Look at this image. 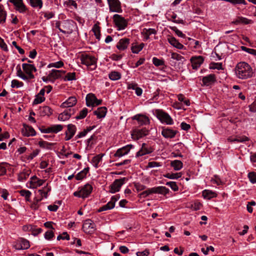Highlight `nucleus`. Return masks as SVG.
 <instances>
[{
    "mask_svg": "<svg viewBox=\"0 0 256 256\" xmlns=\"http://www.w3.org/2000/svg\"><path fill=\"white\" fill-rule=\"evenodd\" d=\"M64 62L62 61H58L56 62L51 63L48 66V68L54 67L56 68H60L64 66Z\"/></svg>",
    "mask_w": 256,
    "mask_h": 256,
    "instance_id": "obj_54",
    "label": "nucleus"
},
{
    "mask_svg": "<svg viewBox=\"0 0 256 256\" xmlns=\"http://www.w3.org/2000/svg\"><path fill=\"white\" fill-rule=\"evenodd\" d=\"M128 180V179L126 178L115 180L112 184L108 186L109 192L112 194H114L119 192L122 186L125 184Z\"/></svg>",
    "mask_w": 256,
    "mask_h": 256,
    "instance_id": "obj_4",
    "label": "nucleus"
},
{
    "mask_svg": "<svg viewBox=\"0 0 256 256\" xmlns=\"http://www.w3.org/2000/svg\"><path fill=\"white\" fill-rule=\"evenodd\" d=\"M144 46V43H142L140 45L132 46L131 47L132 51L134 54H138L142 50Z\"/></svg>",
    "mask_w": 256,
    "mask_h": 256,
    "instance_id": "obj_40",
    "label": "nucleus"
},
{
    "mask_svg": "<svg viewBox=\"0 0 256 256\" xmlns=\"http://www.w3.org/2000/svg\"><path fill=\"white\" fill-rule=\"evenodd\" d=\"M130 40L128 38H122L118 42L116 47L120 50H124L130 44Z\"/></svg>",
    "mask_w": 256,
    "mask_h": 256,
    "instance_id": "obj_17",
    "label": "nucleus"
},
{
    "mask_svg": "<svg viewBox=\"0 0 256 256\" xmlns=\"http://www.w3.org/2000/svg\"><path fill=\"white\" fill-rule=\"evenodd\" d=\"M19 240L20 244H22L20 248H24V250H26L30 248V245L28 240L22 238H20Z\"/></svg>",
    "mask_w": 256,
    "mask_h": 256,
    "instance_id": "obj_41",
    "label": "nucleus"
},
{
    "mask_svg": "<svg viewBox=\"0 0 256 256\" xmlns=\"http://www.w3.org/2000/svg\"><path fill=\"white\" fill-rule=\"evenodd\" d=\"M82 229L86 233L88 232V230L89 229L92 230L91 232H93L96 230V226L91 220L87 219L83 224Z\"/></svg>",
    "mask_w": 256,
    "mask_h": 256,
    "instance_id": "obj_20",
    "label": "nucleus"
},
{
    "mask_svg": "<svg viewBox=\"0 0 256 256\" xmlns=\"http://www.w3.org/2000/svg\"><path fill=\"white\" fill-rule=\"evenodd\" d=\"M110 12L120 13L122 12L121 3L119 0H110L108 2Z\"/></svg>",
    "mask_w": 256,
    "mask_h": 256,
    "instance_id": "obj_8",
    "label": "nucleus"
},
{
    "mask_svg": "<svg viewBox=\"0 0 256 256\" xmlns=\"http://www.w3.org/2000/svg\"><path fill=\"white\" fill-rule=\"evenodd\" d=\"M62 235H64V236H62V235L58 236L57 237V240H70V236L66 232H64L62 233Z\"/></svg>",
    "mask_w": 256,
    "mask_h": 256,
    "instance_id": "obj_62",
    "label": "nucleus"
},
{
    "mask_svg": "<svg viewBox=\"0 0 256 256\" xmlns=\"http://www.w3.org/2000/svg\"><path fill=\"white\" fill-rule=\"evenodd\" d=\"M152 188H148L146 190L142 192L139 194L140 198H146L150 194H152Z\"/></svg>",
    "mask_w": 256,
    "mask_h": 256,
    "instance_id": "obj_49",
    "label": "nucleus"
},
{
    "mask_svg": "<svg viewBox=\"0 0 256 256\" xmlns=\"http://www.w3.org/2000/svg\"><path fill=\"white\" fill-rule=\"evenodd\" d=\"M82 64L90 67L91 70L96 68L97 58L87 54H83L80 57Z\"/></svg>",
    "mask_w": 256,
    "mask_h": 256,
    "instance_id": "obj_2",
    "label": "nucleus"
},
{
    "mask_svg": "<svg viewBox=\"0 0 256 256\" xmlns=\"http://www.w3.org/2000/svg\"><path fill=\"white\" fill-rule=\"evenodd\" d=\"M216 81V76L214 74H210L203 76L202 78L203 86H210L212 84H214Z\"/></svg>",
    "mask_w": 256,
    "mask_h": 256,
    "instance_id": "obj_13",
    "label": "nucleus"
},
{
    "mask_svg": "<svg viewBox=\"0 0 256 256\" xmlns=\"http://www.w3.org/2000/svg\"><path fill=\"white\" fill-rule=\"evenodd\" d=\"M153 152V149L146 144L143 143L142 144L140 149L136 152V157L138 158L146 154H151Z\"/></svg>",
    "mask_w": 256,
    "mask_h": 256,
    "instance_id": "obj_10",
    "label": "nucleus"
},
{
    "mask_svg": "<svg viewBox=\"0 0 256 256\" xmlns=\"http://www.w3.org/2000/svg\"><path fill=\"white\" fill-rule=\"evenodd\" d=\"M250 110L252 112H256V100L249 106Z\"/></svg>",
    "mask_w": 256,
    "mask_h": 256,
    "instance_id": "obj_64",
    "label": "nucleus"
},
{
    "mask_svg": "<svg viewBox=\"0 0 256 256\" xmlns=\"http://www.w3.org/2000/svg\"><path fill=\"white\" fill-rule=\"evenodd\" d=\"M115 206V204L112 203V202L110 200L106 204L104 205L103 206L100 207L98 210V212H102L103 211H106L108 210H110L114 208Z\"/></svg>",
    "mask_w": 256,
    "mask_h": 256,
    "instance_id": "obj_29",
    "label": "nucleus"
},
{
    "mask_svg": "<svg viewBox=\"0 0 256 256\" xmlns=\"http://www.w3.org/2000/svg\"><path fill=\"white\" fill-rule=\"evenodd\" d=\"M143 32L144 34V35L150 36V34H156V30L154 28H148V29L144 28L143 30Z\"/></svg>",
    "mask_w": 256,
    "mask_h": 256,
    "instance_id": "obj_60",
    "label": "nucleus"
},
{
    "mask_svg": "<svg viewBox=\"0 0 256 256\" xmlns=\"http://www.w3.org/2000/svg\"><path fill=\"white\" fill-rule=\"evenodd\" d=\"M235 73L236 76L240 79H247L252 76V68L246 62L238 63L235 68Z\"/></svg>",
    "mask_w": 256,
    "mask_h": 256,
    "instance_id": "obj_1",
    "label": "nucleus"
},
{
    "mask_svg": "<svg viewBox=\"0 0 256 256\" xmlns=\"http://www.w3.org/2000/svg\"><path fill=\"white\" fill-rule=\"evenodd\" d=\"M20 194L22 196H24L26 201H30V198L32 195V193L28 190H22L20 191Z\"/></svg>",
    "mask_w": 256,
    "mask_h": 256,
    "instance_id": "obj_44",
    "label": "nucleus"
},
{
    "mask_svg": "<svg viewBox=\"0 0 256 256\" xmlns=\"http://www.w3.org/2000/svg\"><path fill=\"white\" fill-rule=\"evenodd\" d=\"M69 118L70 117L68 114V112H64V111L63 112L60 114L58 116V120L62 121L68 120Z\"/></svg>",
    "mask_w": 256,
    "mask_h": 256,
    "instance_id": "obj_56",
    "label": "nucleus"
},
{
    "mask_svg": "<svg viewBox=\"0 0 256 256\" xmlns=\"http://www.w3.org/2000/svg\"><path fill=\"white\" fill-rule=\"evenodd\" d=\"M8 2L12 3L15 6L16 10L20 13H24L28 10L23 0H8Z\"/></svg>",
    "mask_w": 256,
    "mask_h": 256,
    "instance_id": "obj_9",
    "label": "nucleus"
},
{
    "mask_svg": "<svg viewBox=\"0 0 256 256\" xmlns=\"http://www.w3.org/2000/svg\"><path fill=\"white\" fill-rule=\"evenodd\" d=\"M228 140L230 142H244L248 141V138L246 136H236L235 138L230 137Z\"/></svg>",
    "mask_w": 256,
    "mask_h": 256,
    "instance_id": "obj_27",
    "label": "nucleus"
},
{
    "mask_svg": "<svg viewBox=\"0 0 256 256\" xmlns=\"http://www.w3.org/2000/svg\"><path fill=\"white\" fill-rule=\"evenodd\" d=\"M51 190V188L50 186H48V184L44 187L43 190H39L38 192L40 193V194L41 196L46 198L48 196V194Z\"/></svg>",
    "mask_w": 256,
    "mask_h": 256,
    "instance_id": "obj_38",
    "label": "nucleus"
},
{
    "mask_svg": "<svg viewBox=\"0 0 256 256\" xmlns=\"http://www.w3.org/2000/svg\"><path fill=\"white\" fill-rule=\"evenodd\" d=\"M92 30L94 32V34L96 36V38L99 40L100 38V27L98 26L96 24H94Z\"/></svg>",
    "mask_w": 256,
    "mask_h": 256,
    "instance_id": "obj_42",
    "label": "nucleus"
},
{
    "mask_svg": "<svg viewBox=\"0 0 256 256\" xmlns=\"http://www.w3.org/2000/svg\"><path fill=\"white\" fill-rule=\"evenodd\" d=\"M192 68L197 70L204 62V58L201 56H194L190 58Z\"/></svg>",
    "mask_w": 256,
    "mask_h": 256,
    "instance_id": "obj_12",
    "label": "nucleus"
},
{
    "mask_svg": "<svg viewBox=\"0 0 256 256\" xmlns=\"http://www.w3.org/2000/svg\"><path fill=\"white\" fill-rule=\"evenodd\" d=\"M67 127L68 130L66 132H68V134L74 136L76 131V126L72 124H69L68 125Z\"/></svg>",
    "mask_w": 256,
    "mask_h": 256,
    "instance_id": "obj_43",
    "label": "nucleus"
},
{
    "mask_svg": "<svg viewBox=\"0 0 256 256\" xmlns=\"http://www.w3.org/2000/svg\"><path fill=\"white\" fill-rule=\"evenodd\" d=\"M89 171V168H84L82 170L79 172L76 176V180H82L86 176V175Z\"/></svg>",
    "mask_w": 256,
    "mask_h": 256,
    "instance_id": "obj_31",
    "label": "nucleus"
},
{
    "mask_svg": "<svg viewBox=\"0 0 256 256\" xmlns=\"http://www.w3.org/2000/svg\"><path fill=\"white\" fill-rule=\"evenodd\" d=\"M248 178L250 180V181L252 183L254 184L256 182V172H250L248 174Z\"/></svg>",
    "mask_w": 256,
    "mask_h": 256,
    "instance_id": "obj_53",
    "label": "nucleus"
},
{
    "mask_svg": "<svg viewBox=\"0 0 256 256\" xmlns=\"http://www.w3.org/2000/svg\"><path fill=\"white\" fill-rule=\"evenodd\" d=\"M132 120H136L138 122V127L143 126H146L150 123L149 118L142 114H137L132 117Z\"/></svg>",
    "mask_w": 256,
    "mask_h": 256,
    "instance_id": "obj_7",
    "label": "nucleus"
},
{
    "mask_svg": "<svg viewBox=\"0 0 256 256\" xmlns=\"http://www.w3.org/2000/svg\"><path fill=\"white\" fill-rule=\"evenodd\" d=\"M104 155V154H99L94 156L92 158V162L94 164V166L95 168H97L98 167V164L100 161H102V158Z\"/></svg>",
    "mask_w": 256,
    "mask_h": 256,
    "instance_id": "obj_34",
    "label": "nucleus"
},
{
    "mask_svg": "<svg viewBox=\"0 0 256 256\" xmlns=\"http://www.w3.org/2000/svg\"><path fill=\"white\" fill-rule=\"evenodd\" d=\"M76 78V72H68L64 78L65 81H70L75 80Z\"/></svg>",
    "mask_w": 256,
    "mask_h": 256,
    "instance_id": "obj_48",
    "label": "nucleus"
},
{
    "mask_svg": "<svg viewBox=\"0 0 256 256\" xmlns=\"http://www.w3.org/2000/svg\"><path fill=\"white\" fill-rule=\"evenodd\" d=\"M166 185L169 186L174 191H178V187L175 182H168Z\"/></svg>",
    "mask_w": 256,
    "mask_h": 256,
    "instance_id": "obj_51",
    "label": "nucleus"
},
{
    "mask_svg": "<svg viewBox=\"0 0 256 256\" xmlns=\"http://www.w3.org/2000/svg\"><path fill=\"white\" fill-rule=\"evenodd\" d=\"M155 114L162 123H166L170 125H172L174 124L173 120L169 114L162 110H156Z\"/></svg>",
    "mask_w": 256,
    "mask_h": 256,
    "instance_id": "obj_3",
    "label": "nucleus"
},
{
    "mask_svg": "<svg viewBox=\"0 0 256 256\" xmlns=\"http://www.w3.org/2000/svg\"><path fill=\"white\" fill-rule=\"evenodd\" d=\"M152 61L153 64L156 66H162L164 65V60L158 59L156 57H154Z\"/></svg>",
    "mask_w": 256,
    "mask_h": 256,
    "instance_id": "obj_47",
    "label": "nucleus"
},
{
    "mask_svg": "<svg viewBox=\"0 0 256 256\" xmlns=\"http://www.w3.org/2000/svg\"><path fill=\"white\" fill-rule=\"evenodd\" d=\"M168 41L172 46L178 49L182 50L184 48V46L173 36H168Z\"/></svg>",
    "mask_w": 256,
    "mask_h": 256,
    "instance_id": "obj_19",
    "label": "nucleus"
},
{
    "mask_svg": "<svg viewBox=\"0 0 256 256\" xmlns=\"http://www.w3.org/2000/svg\"><path fill=\"white\" fill-rule=\"evenodd\" d=\"M24 86V83L22 82H20L16 80H13L12 81L11 86L12 88H18L22 87Z\"/></svg>",
    "mask_w": 256,
    "mask_h": 256,
    "instance_id": "obj_50",
    "label": "nucleus"
},
{
    "mask_svg": "<svg viewBox=\"0 0 256 256\" xmlns=\"http://www.w3.org/2000/svg\"><path fill=\"white\" fill-rule=\"evenodd\" d=\"M134 145L132 144H128L126 146L118 148L114 154V156L120 158L128 153L130 150L134 148Z\"/></svg>",
    "mask_w": 256,
    "mask_h": 256,
    "instance_id": "obj_11",
    "label": "nucleus"
},
{
    "mask_svg": "<svg viewBox=\"0 0 256 256\" xmlns=\"http://www.w3.org/2000/svg\"><path fill=\"white\" fill-rule=\"evenodd\" d=\"M152 194H158L166 195L170 192V190L164 186H158L152 188Z\"/></svg>",
    "mask_w": 256,
    "mask_h": 256,
    "instance_id": "obj_18",
    "label": "nucleus"
},
{
    "mask_svg": "<svg viewBox=\"0 0 256 256\" xmlns=\"http://www.w3.org/2000/svg\"><path fill=\"white\" fill-rule=\"evenodd\" d=\"M134 186L138 192L143 190L146 188V186L138 182L134 183Z\"/></svg>",
    "mask_w": 256,
    "mask_h": 256,
    "instance_id": "obj_58",
    "label": "nucleus"
},
{
    "mask_svg": "<svg viewBox=\"0 0 256 256\" xmlns=\"http://www.w3.org/2000/svg\"><path fill=\"white\" fill-rule=\"evenodd\" d=\"M0 47L4 51L6 52L8 50L7 45L4 42V40L2 38L0 37Z\"/></svg>",
    "mask_w": 256,
    "mask_h": 256,
    "instance_id": "obj_63",
    "label": "nucleus"
},
{
    "mask_svg": "<svg viewBox=\"0 0 256 256\" xmlns=\"http://www.w3.org/2000/svg\"><path fill=\"white\" fill-rule=\"evenodd\" d=\"M94 100H96V96L94 94L92 93L88 94L86 98V106L88 107L94 106Z\"/></svg>",
    "mask_w": 256,
    "mask_h": 256,
    "instance_id": "obj_26",
    "label": "nucleus"
},
{
    "mask_svg": "<svg viewBox=\"0 0 256 256\" xmlns=\"http://www.w3.org/2000/svg\"><path fill=\"white\" fill-rule=\"evenodd\" d=\"M74 24H76V23L72 20H68L62 22V28L65 30H66V32H68V34L72 32Z\"/></svg>",
    "mask_w": 256,
    "mask_h": 256,
    "instance_id": "obj_16",
    "label": "nucleus"
},
{
    "mask_svg": "<svg viewBox=\"0 0 256 256\" xmlns=\"http://www.w3.org/2000/svg\"><path fill=\"white\" fill-rule=\"evenodd\" d=\"M81 192L83 194V198L88 197L92 193V186L89 184H86L80 188Z\"/></svg>",
    "mask_w": 256,
    "mask_h": 256,
    "instance_id": "obj_22",
    "label": "nucleus"
},
{
    "mask_svg": "<svg viewBox=\"0 0 256 256\" xmlns=\"http://www.w3.org/2000/svg\"><path fill=\"white\" fill-rule=\"evenodd\" d=\"M45 100V98L43 96H40L38 95L36 96V98L33 102V104H40Z\"/></svg>",
    "mask_w": 256,
    "mask_h": 256,
    "instance_id": "obj_59",
    "label": "nucleus"
},
{
    "mask_svg": "<svg viewBox=\"0 0 256 256\" xmlns=\"http://www.w3.org/2000/svg\"><path fill=\"white\" fill-rule=\"evenodd\" d=\"M109 78L112 80H117L121 78V74L116 71H112L108 74Z\"/></svg>",
    "mask_w": 256,
    "mask_h": 256,
    "instance_id": "obj_36",
    "label": "nucleus"
},
{
    "mask_svg": "<svg viewBox=\"0 0 256 256\" xmlns=\"http://www.w3.org/2000/svg\"><path fill=\"white\" fill-rule=\"evenodd\" d=\"M50 128L51 132L56 134L62 130L63 126L61 124H54L50 126Z\"/></svg>",
    "mask_w": 256,
    "mask_h": 256,
    "instance_id": "obj_39",
    "label": "nucleus"
},
{
    "mask_svg": "<svg viewBox=\"0 0 256 256\" xmlns=\"http://www.w3.org/2000/svg\"><path fill=\"white\" fill-rule=\"evenodd\" d=\"M7 13L4 10V6L0 4V24H3L6 22Z\"/></svg>",
    "mask_w": 256,
    "mask_h": 256,
    "instance_id": "obj_33",
    "label": "nucleus"
},
{
    "mask_svg": "<svg viewBox=\"0 0 256 256\" xmlns=\"http://www.w3.org/2000/svg\"><path fill=\"white\" fill-rule=\"evenodd\" d=\"M114 22L118 27V30L125 29L128 26V22L122 16L115 14L113 16Z\"/></svg>",
    "mask_w": 256,
    "mask_h": 256,
    "instance_id": "obj_6",
    "label": "nucleus"
},
{
    "mask_svg": "<svg viewBox=\"0 0 256 256\" xmlns=\"http://www.w3.org/2000/svg\"><path fill=\"white\" fill-rule=\"evenodd\" d=\"M170 166L175 170H180L183 166L182 162L180 160H174L170 162Z\"/></svg>",
    "mask_w": 256,
    "mask_h": 256,
    "instance_id": "obj_30",
    "label": "nucleus"
},
{
    "mask_svg": "<svg viewBox=\"0 0 256 256\" xmlns=\"http://www.w3.org/2000/svg\"><path fill=\"white\" fill-rule=\"evenodd\" d=\"M24 129L22 130V133L26 136H34L36 134V132L34 128L32 126L26 124H24Z\"/></svg>",
    "mask_w": 256,
    "mask_h": 256,
    "instance_id": "obj_21",
    "label": "nucleus"
},
{
    "mask_svg": "<svg viewBox=\"0 0 256 256\" xmlns=\"http://www.w3.org/2000/svg\"><path fill=\"white\" fill-rule=\"evenodd\" d=\"M106 112L107 108L103 106L98 108L97 110L94 111V114L98 118H102L106 116Z\"/></svg>",
    "mask_w": 256,
    "mask_h": 256,
    "instance_id": "obj_25",
    "label": "nucleus"
},
{
    "mask_svg": "<svg viewBox=\"0 0 256 256\" xmlns=\"http://www.w3.org/2000/svg\"><path fill=\"white\" fill-rule=\"evenodd\" d=\"M55 144V143H50L42 140L38 142V145L40 148H47L48 150H51V146H54Z\"/></svg>",
    "mask_w": 256,
    "mask_h": 256,
    "instance_id": "obj_35",
    "label": "nucleus"
},
{
    "mask_svg": "<svg viewBox=\"0 0 256 256\" xmlns=\"http://www.w3.org/2000/svg\"><path fill=\"white\" fill-rule=\"evenodd\" d=\"M29 3L30 6L34 8H41L43 5L42 0H29Z\"/></svg>",
    "mask_w": 256,
    "mask_h": 256,
    "instance_id": "obj_32",
    "label": "nucleus"
},
{
    "mask_svg": "<svg viewBox=\"0 0 256 256\" xmlns=\"http://www.w3.org/2000/svg\"><path fill=\"white\" fill-rule=\"evenodd\" d=\"M202 196L204 198L210 200L213 198H216L217 196V194L210 190H205L202 192Z\"/></svg>",
    "mask_w": 256,
    "mask_h": 256,
    "instance_id": "obj_28",
    "label": "nucleus"
},
{
    "mask_svg": "<svg viewBox=\"0 0 256 256\" xmlns=\"http://www.w3.org/2000/svg\"><path fill=\"white\" fill-rule=\"evenodd\" d=\"M76 103V99L74 96L70 97L66 101L62 102L60 107L62 108H71L74 106Z\"/></svg>",
    "mask_w": 256,
    "mask_h": 256,
    "instance_id": "obj_23",
    "label": "nucleus"
},
{
    "mask_svg": "<svg viewBox=\"0 0 256 256\" xmlns=\"http://www.w3.org/2000/svg\"><path fill=\"white\" fill-rule=\"evenodd\" d=\"M178 132L177 130H174L170 128H166L162 129V134L165 138H172L175 137Z\"/></svg>",
    "mask_w": 256,
    "mask_h": 256,
    "instance_id": "obj_14",
    "label": "nucleus"
},
{
    "mask_svg": "<svg viewBox=\"0 0 256 256\" xmlns=\"http://www.w3.org/2000/svg\"><path fill=\"white\" fill-rule=\"evenodd\" d=\"M42 112L44 115H50L52 114V110L51 108L48 106H45L42 107Z\"/></svg>",
    "mask_w": 256,
    "mask_h": 256,
    "instance_id": "obj_55",
    "label": "nucleus"
},
{
    "mask_svg": "<svg viewBox=\"0 0 256 256\" xmlns=\"http://www.w3.org/2000/svg\"><path fill=\"white\" fill-rule=\"evenodd\" d=\"M182 176V174L181 172L178 173H167L166 174H164V176L165 178L172 179V180H177L178 178H180Z\"/></svg>",
    "mask_w": 256,
    "mask_h": 256,
    "instance_id": "obj_37",
    "label": "nucleus"
},
{
    "mask_svg": "<svg viewBox=\"0 0 256 256\" xmlns=\"http://www.w3.org/2000/svg\"><path fill=\"white\" fill-rule=\"evenodd\" d=\"M61 73L64 74L66 73V71L55 69L52 70L48 74V77L52 79L50 80V81L54 83L56 79L61 77Z\"/></svg>",
    "mask_w": 256,
    "mask_h": 256,
    "instance_id": "obj_15",
    "label": "nucleus"
},
{
    "mask_svg": "<svg viewBox=\"0 0 256 256\" xmlns=\"http://www.w3.org/2000/svg\"><path fill=\"white\" fill-rule=\"evenodd\" d=\"M241 48L242 50L250 54H252L254 56H256V50L247 48L246 46H242Z\"/></svg>",
    "mask_w": 256,
    "mask_h": 256,
    "instance_id": "obj_57",
    "label": "nucleus"
},
{
    "mask_svg": "<svg viewBox=\"0 0 256 256\" xmlns=\"http://www.w3.org/2000/svg\"><path fill=\"white\" fill-rule=\"evenodd\" d=\"M171 58L174 60H176L178 61H180L182 62H183L184 61L186 60L184 56H182L181 55H180L177 53H175V52H172V54Z\"/></svg>",
    "mask_w": 256,
    "mask_h": 256,
    "instance_id": "obj_45",
    "label": "nucleus"
},
{
    "mask_svg": "<svg viewBox=\"0 0 256 256\" xmlns=\"http://www.w3.org/2000/svg\"><path fill=\"white\" fill-rule=\"evenodd\" d=\"M54 236V233L52 230H48L44 234V238L48 240H51Z\"/></svg>",
    "mask_w": 256,
    "mask_h": 256,
    "instance_id": "obj_61",
    "label": "nucleus"
},
{
    "mask_svg": "<svg viewBox=\"0 0 256 256\" xmlns=\"http://www.w3.org/2000/svg\"><path fill=\"white\" fill-rule=\"evenodd\" d=\"M170 29L175 32L176 34L179 37L185 38L186 35L184 34L182 32L178 29L176 26L170 27Z\"/></svg>",
    "mask_w": 256,
    "mask_h": 256,
    "instance_id": "obj_52",
    "label": "nucleus"
},
{
    "mask_svg": "<svg viewBox=\"0 0 256 256\" xmlns=\"http://www.w3.org/2000/svg\"><path fill=\"white\" fill-rule=\"evenodd\" d=\"M252 22H253L251 20H249L242 16H238L235 20H234L232 22V24H252Z\"/></svg>",
    "mask_w": 256,
    "mask_h": 256,
    "instance_id": "obj_24",
    "label": "nucleus"
},
{
    "mask_svg": "<svg viewBox=\"0 0 256 256\" xmlns=\"http://www.w3.org/2000/svg\"><path fill=\"white\" fill-rule=\"evenodd\" d=\"M88 110L84 108L80 112L76 118V120H81L84 118L87 115Z\"/></svg>",
    "mask_w": 256,
    "mask_h": 256,
    "instance_id": "obj_46",
    "label": "nucleus"
},
{
    "mask_svg": "<svg viewBox=\"0 0 256 256\" xmlns=\"http://www.w3.org/2000/svg\"><path fill=\"white\" fill-rule=\"evenodd\" d=\"M149 130L146 127L140 129L138 128H134L131 131L132 137L134 140H138L142 137L148 135Z\"/></svg>",
    "mask_w": 256,
    "mask_h": 256,
    "instance_id": "obj_5",
    "label": "nucleus"
}]
</instances>
